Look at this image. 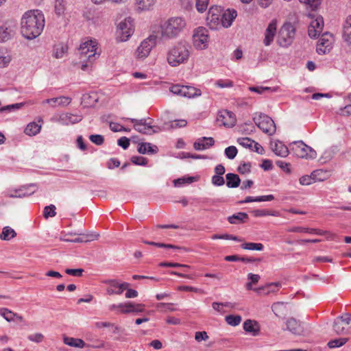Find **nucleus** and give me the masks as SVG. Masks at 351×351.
Segmentation results:
<instances>
[{
	"label": "nucleus",
	"mask_w": 351,
	"mask_h": 351,
	"mask_svg": "<svg viewBox=\"0 0 351 351\" xmlns=\"http://www.w3.org/2000/svg\"><path fill=\"white\" fill-rule=\"evenodd\" d=\"M45 24V16L39 10L25 12L21 19V32L24 38L33 40L43 32Z\"/></svg>",
	"instance_id": "obj_1"
},
{
	"label": "nucleus",
	"mask_w": 351,
	"mask_h": 351,
	"mask_svg": "<svg viewBox=\"0 0 351 351\" xmlns=\"http://www.w3.org/2000/svg\"><path fill=\"white\" fill-rule=\"evenodd\" d=\"M191 46L185 40L172 45L167 52V61L171 66L186 64L191 56Z\"/></svg>",
	"instance_id": "obj_2"
},
{
	"label": "nucleus",
	"mask_w": 351,
	"mask_h": 351,
	"mask_svg": "<svg viewBox=\"0 0 351 351\" xmlns=\"http://www.w3.org/2000/svg\"><path fill=\"white\" fill-rule=\"evenodd\" d=\"M97 42L96 40H88L82 43L78 49L80 58L82 62L81 69L86 71L89 66L88 64L86 62L87 60L89 63H92L98 58L100 53L97 51Z\"/></svg>",
	"instance_id": "obj_3"
},
{
	"label": "nucleus",
	"mask_w": 351,
	"mask_h": 351,
	"mask_svg": "<svg viewBox=\"0 0 351 351\" xmlns=\"http://www.w3.org/2000/svg\"><path fill=\"white\" fill-rule=\"evenodd\" d=\"M184 18L171 17L160 25V34L162 38L171 39L176 37L186 27Z\"/></svg>",
	"instance_id": "obj_4"
},
{
	"label": "nucleus",
	"mask_w": 351,
	"mask_h": 351,
	"mask_svg": "<svg viewBox=\"0 0 351 351\" xmlns=\"http://www.w3.org/2000/svg\"><path fill=\"white\" fill-rule=\"evenodd\" d=\"M253 121L257 127L264 133L271 136L276 132L274 121L269 116L262 112H256L253 116Z\"/></svg>",
	"instance_id": "obj_5"
},
{
	"label": "nucleus",
	"mask_w": 351,
	"mask_h": 351,
	"mask_svg": "<svg viewBox=\"0 0 351 351\" xmlns=\"http://www.w3.org/2000/svg\"><path fill=\"white\" fill-rule=\"evenodd\" d=\"M295 29L291 23H287L280 29L278 43L283 47L289 46L295 37Z\"/></svg>",
	"instance_id": "obj_6"
},
{
	"label": "nucleus",
	"mask_w": 351,
	"mask_h": 351,
	"mask_svg": "<svg viewBox=\"0 0 351 351\" xmlns=\"http://www.w3.org/2000/svg\"><path fill=\"white\" fill-rule=\"evenodd\" d=\"M169 90L174 95L186 98H193L202 95V92L199 89L193 86H183L180 84L172 85L169 88Z\"/></svg>",
	"instance_id": "obj_7"
},
{
	"label": "nucleus",
	"mask_w": 351,
	"mask_h": 351,
	"mask_svg": "<svg viewBox=\"0 0 351 351\" xmlns=\"http://www.w3.org/2000/svg\"><path fill=\"white\" fill-rule=\"evenodd\" d=\"M193 45L195 49L202 50L208 46V31L203 27H199L195 29L193 35Z\"/></svg>",
	"instance_id": "obj_8"
},
{
	"label": "nucleus",
	"mask_w": 351,
	"mask_h": 351,
	"mask_svg": "<svg viewBox=\"0 0 351 351\" xmlns=\"http://www.w3.org/2000/svg\"><path fill=\"white\" fill-rule=\"evenodd\" d=\"M132 123H134V128L138 132L145 134H152L154 133L158 132L160 128L157 126H153L152 125V119H128Z\"/></svg>",
	"instance_id": "obj_9"
},
{
	"label": "nucleus",
	"mask_w": 351,
	"mask_h": 351,
	"mask_svg": "<svg viewBox=\"0 0 351 351\" xmlns=\"http://www.w3.org/2000/svg\"><path fill=\"white\" fill-rule=\"evenodd\" d=\"M133 33L134 23L131 17H128L119 23L117 34L121 41H126Z\"/></svg>",
	"instance_id": "obj_10"
},
{
	"label": "nucleus",
	"mask_w": 351,
	"mask_h": 351,
	"mask_svg": "<svg viewBox=\"0 0 351 351\" xmlns=\"http://www.w3.org/2000/svg\"><path fill=\"white\" fill-rule=\"evenodd\" d=\"M156 36L150 35L148 38L143 40L136 51L137 58L143 59L147 57L152 49L156 45Z\"/></svg>",
	"instance_id": "obj_11"
},
{
	"label": "nucleus",
	"mask_w": 351,
	"mask_h": 351,
	"mask_svg": "<svg viewBox=\"0 0 351 351\" xmlns=\"http://www.w3.org/2000/svg\"><path fill=\"white\" fill-rule=\"evenodd\" d=\"M293 150L298 157L302 158L314 159L317 157L316 152L302 141L295 142Z\"/></svg>",
	"instance_id": "obj_12"
},
{
	"label": "nucleus",
	"mask_w": 351,
	"mask_h": 351,
	"mask_svg": "<svg viewBox=\"0 0 351 351\" xmlns=\"http://www.w3.org/2000/svg\"><path fill=\"white\" fill-rule=\"evenodd\" d=\"M223 12V9L220 6H211L208 12L206 17L207 25L211 29H217L220 27V19Z\"/></svg>",
	"instance_id": "obj_13"
},
{
	"label": "nucleus",
	"mask_w": 351,
	"mask_h": 351,
	"mask_svg": "<svg viewBox=\"0 0 351 351\" xmlns=\"http://www.w3.org/2000/svg\"><path fill=\"white\" fill-rule=\"evenodd\" d=\"M313 16V19L310 23L308 29V36L311 38L317 37L322 32L324 27V19L322 16Z\"/></svg>",
	"instance_id": "obj_14"
},
{
	"label": "nucleus",
	"mask_w": 351,
	"mask_h": 351,
	"mask_svg": "<svg viewBox=\"0 0 351 351\" xmlns=\"http://www.w3.org/2000/svg\"><path fill=\"white\" fill-rule=\"evenodd\" d=\"M304 323L294 317H289L285 322L286 330L297 335H303L305 332Z\"/></svg>",
	"instance_id": "obj_15"
},
{
	"label": "nucleus",
	"mask_w": 351,
	"mask_h": 351,
	"mask_svg": "<svg viewBox=\"0 0 351 351\" xmlns=\"http://www.w3.org/2000/svg\"><path fill=\"white\" fill-rule=\"evenodd\" d=\"M236 117L234 114L229 110H221L218 113L217 121L227 128H232L236 123Z\"/></svg>",
	"instance_id": "obj_16"
},
{
	"label": "nucleus",
	"mask_w": 351,
	"mask_h": 351,
	"mask_svg": "<svg viewBox=\"0 0 351 351\" xmlns=\"http://www.w3.org/2000/svg\"><path fill=\"white\" fill-rule=\"evenodd\" d=\"M332 37L328 33L323 34L318 40L317 52L319 54H325L329 52L332 46Z\"/></svg>",
	"instance_id": "obj_17"
},
{
	"label": "nucleus",
	"mask_w": 351,
	"mask_h": 351,
	"mask_svg": "<svg viewBox=\"0 0 351 351\" xmlns=\"http://www.w3.org/2000/svg\"><path fill=\"white\" fill-rule=\"evenodd\" d=\"M106 284H108L109 287H108L106 291L109 295H121L123 292L124 290H126L129 287V284L127 282L119 283L115 280H108L105 281Z\"/></svg>",
	"instance_id": "obj_18"
},
{
	"label": "nucleus",
	"mask_w": 351,
	"mask_h": 351,
	"mask_svg": "<svg viewBox=\"0 0 351 351\" xmlns=\"http://www.w3.org/2000/svg\"><path fill=\"white\" fill-rule=\"evenodd\" d=\"M82 119V115L80 114H72L69 112L62 113L59 115L58 121L62 125H69L75 124Z\"/></svg>",
	"instance_id": "obj_19"
},
{
	"label": "nucleus",
	"mask_w": 351,
	"mask_h": 351,
	"mask_svg": "<svg viewBox=\"0 0 351 351\" xmlns=\"http://www.w3.org/2000/svg\"><path fill=\"white\" fill-rule=\"evenodd\" d=\"M277 23L276 20H272L268 25L265 32L263 43L265 46H269L274 41V36L276 34Z\"/></svg>",
	"instance_id": "obj_20"
},
{
	"label": "nucleus",
	"mask_w": 351,
	"mask_h": 351,
	"mask_svg": "<svg viewBox=\"0 0 351 351\" xmlns=\"http://www.w3.org/2000/svg\"><path fill=\"white\" fill-rule=\"evenodd\" d=\"M237 16V11L234 10H227L222 12L220 19V27L228 28L231 26L233 21Z\"/></svg>",
	"instance_id": "obj_21"
},
{
	"label": "nucleus",
	"mask_w": 351,
	"mask_h": 351,
	"mask_svg": "<svg viewBox=\"0 0 351 351\" xmlns=\"http://www.w3.org/2000/svg\"><path fill=\"white\" fill-rule=\"evenodd\" d=\"M36 190L37 187L35 184H30L27 187H23L19 190L14 191L13 193H10L9 197L18 198L25 197L34 193Z\"/></svg>",
	"instance_id": "obj_22"
},
{
	"label": "nucleus",
	"mask_w": 351,
	"mask_h": 351,
	"mask_svg": "<svg viewBox=\"0 0 351 351\" xmlns=\"http://www.w3.org/2000/svg\"><path fill=\"white\" fill-rule=\"evenodd\" d=\"M324 173L322 170L314 171L311 176H304L300 178V183L302 185H309L312 184L313 181H323L324 178L322 177L321 175Z\"/></svg>",
	"instance_id": "obj_23"
},
{
	"label": "nucleus",
	"mask_w": 351,
	"mask_h": 351,
	"mask_svg": "<svg viewBox=\"0 0 351 351\" xmlns=\"http://www.w3.org/2000/svg\"><path fill=\"white\" fill-rule=\"evenodd\" d=\"M214 143L215 141L212 137H202L194 143L193 147L195 150H204L213 146Z\"/></svg>",
	"instance_id": "obj_24"
},
{
	"label": "nucleus",
	"mask_w": 351,
	"mask_h": 351,
	"mask_svg": "<svg viewBox=\"0 0 351 351\" xmlns=\"http://www.w3.org/2000/svg\"><path fill=\"white\" fill-rule=\"evenodd\" d=\"M246 213L239 212L228 217V221L231 224H239L245 222L248 219Z\"/></svg>",
	"instance_id": "obj_25"
},
{
	"label": "nucleus",
	"mask_w": 351,
	"mask_h": 351,
	"mask_svg": "<svg viewBox=\"0 0 351 351\" xmlns=\"http://www.w3.org/2000/svg\"><path fill=\"white\" fill-rule=\"evenodd\" d=\"M289 232H306L309 234H315L318 235H323L324 234V232L316 228H308L305 227H301V226H296L293 227L289 229H288Z\"/></svg>",
	"instance_id": "obj_26"
},
{
	"label": "nucleus",
	"mask_w": 351,
	"mask_h": 351,
	"mask_svg": "<svg viewBox=\"0 0 351 351\" xmlns=\"http://www.w3.org/2000/svg\"><path fill=\"white\" fill-rule=\"evenodd\" d=\"M343 40L348 44H351V15L348 16L343 24Z\"/></svg>",
	"instance_id": "obj_27"
},
{
	"label": "nucleus",
	"mask_w": 351,
	"mask_h": 351,
	"mask_svg": "<svg viewBox=\"0 0 351 351\" xmlns=\"http://www.w3.org/2000/svg\"><path fill=\"white\" fill-rule=\"evenodd\" d=\"M273 152L280 157H286L289 154V149L282 142L277 141L272 147Z\"/></svg>",
	"instance_id": "obj_28"
},
{
	"label": "nucleus",
	"mask_w": 351,
	"mask_h": 351,
	"mask_svg": "<svg viewBox=\"0 0 351 351\" xmlns=\"http://www.w3.org/2000/svg\"><path fill=\"white\" fill-rule=\"evenodd\" d=\"M226 185L228 188H237L241 183V180L238 175L229 173L226 176Z\"/></svg>",
	"instance_id": "obj_29"
},
{
	"label": "nucleus",
	"mask_w": 351,
	"mask_h": 351,
	"mask_svg": "<svg viewBox=\"0 0 351 351\" xmlns=\"http://www.w3.org/2000/svg\"><path fill=\"white\" fill-rule=\"evenodd\" d=\"M67 46L63 43H58L53 46V56L57 59L62 58L67 53Z\"/></svg>",
	"instance_id": "obj_30"
},
{
	"label": "nucleus",
	"mask_w": 351,
	"mask_h": 351,
	"mask_svg": "<svg viewBox=\"0 0 351 351\" xmlns=\"http://www.w3.org/2000/svg\"><path fill=\"white\" fill-rule=\"evenodd\" d=\"M243 329L245 331L256 335L259 331V326L256 321L247 319L243 323Z\"/></svg>",
	"instance_id": "obj_31"
},
{
	"label": "nucleus",
	"mask_w": 351,
	"mask_h": 351,
	"mask_svg": "<svg viewBox=\"0 0 351 351\" xmlns=\"http://www.w3.org/2000/svg\"><path fill=\"white\" fill-rule=\"evenodd\" d=\"M157 147L152 145L149 143H142L138 145V152L141 154H154L157 152Z\"/></svg>",
	"instance_id": "obj_32"
},
{
	"label": "nucleus",
	"mask_w": 351,
	"mask_h": 351,
	"mask_svg": "<svg viewBox=\"0 0 351 351\" xmlns=\"http://www.w3.org/2000/svg\"><path fill=\"white\" fill-rule=\"evenodd\" d=\"M63 342L66 345H68L71 347H75V348H82L85 346L84 341L81 339L64 337L63 339Z\"/></svg>",
	"instance_id": "obj_33"
},
{
	"label": "nucleus",
	"mask_w": 351,
	"mask_h": 351,
	"mask_svg": "<svg viewBox=\"0 0 351 351\" xmlns=\"http://www.w3.org/2000/svg\"><path fill=\"white\" fill-rule=\"evenodd\" d=\"M14 35V29L10 27H0V41L5 42Z\"/></svg>",
	"instance_id": "obj_34"
},
{
	"label": "nucleus",
	"mask_w": 351,
	"mask_h": 351,
	"mask_svg": "<svg viewBox=\"0 0 351 351\" xmlns=\"http://www.w3.org/2000/svg\"><path fill=\"white\" fill-rule=\"evenodd\" d=\"M71 98L65 96L51 98V107L66 106L71 103Z\"/></svg>",
	"instance_id": "obj_35"
},
{
	"label": "nucleus",
	"mask_w": 351,
	"mask_h": 351,
	"mask_svg": "<svg viewBox=\"0 0 351 351\" xmlns=\"http://www.w3.org/2000/svg\"><path fill=\"white\" fill-rule=\"evenodd\" d=\"M16 236V233L14 229L10 226H5L2 230V232L0 234V239L3 241H9Z\"/></svg>",
	"instance_id": "obj_36"
},
{
	"label": "nucleus",
	"mask_w": 351,
	"mask_h": 351,
	"mask_svg": "<svg viewBox=\"0 0 351 351\" xmlns=\"http://www.w3.org/2000/svg\"><path fill=\"white\" fill-rule=\"evenodd\" d=\"M41 125L35 122L29 123L25 129V133L29 136H34L40 132Z\"/></svg>",
	"instance_id": "obj_37"
},
{
	"label": "nucleus",
	"mask_w": 351,
	"mask_h": 351,
	"mask_svg": "<svg viewBox=\"0 0 351 351\" xmlns=\"http://www.w3.org/2000/svg\"><path fill=\"white\" fill-rule=\"evenodd\" d=\"M0 315L8 322L14 321L16 316V313L6 308H0Z\"/></svg>",
	"instance_id": "obj_38"
},
{
	"label": "nucleus",
	"mask_w": 351,
	"mask_h": 351,
	"mask_svg": "<svg viewBox=\"0 0 351 351\" xmlns=\"http://www.w3.org/2000/svg\"><path fill=\"white\" fill-rule=\"evenodd\" d=\"M154 0H136L138 8L141 10H148L154 4Z\"/></svg>",
	"instance_id": "obj_39"
},
{
	"label": "nucleus",
	"mask_w": 351,
	"mask_h": 351,
	"mask_svg": "<svg viewBox=\"0 0 351 351\" xmlns=\"http://www.w3.org/2000/svg\"><path fill=\"white\" fill-rule=\"evenodd\" d=\"M11 61L10 54L3 50H0V68L5 67Z\"/></svg>",
	"instance_id": "obj_40"
},
{
	"label": "nucleus",
	"mask_w": 351,
	"mask_h": 351,
	"mask_svg": "<svg viewBox=\"0 0 351 351\" xmlns=\"http://www.w3.org/2000/svg\"><path fill=\"white\" fill-rule=\"evenodd\" d=\"M225 320L228 324L232 326H237L240 324L241 322V317L239 315H229L226 316Z\"/></svg>",
	"instance_id": "obj_41"
},
{
	"label": "nucleus",
	"mask_w": 351,
	"mask_h": 351,
	"mask_svg": "<svg viewBox=\"0 0 351 351\" xmlns=\"http://www.w3.org/2000/svg\"><path fill=\"white\" fill-rule=\"evenodd\" d=\"M243 249L248 250L262 251L264 246L261 243H245L241 245Z\"/></svg>",
	"instance_id": "obj_42"
},
{
	"label": "nucleus",
	"mask_w": 351,
	"mask_h": 351,
	"mask_svg": "<svg viewBox=\"0 0 351 351\" xmlns=\"http://www.w3.org/2000/svg\"><path fill=\"white\" fill-rule=\"evenodd\" d=\"M66 4L64 0H56L54 8L56 14L60 16L64 13Z\"/></svg>",
	"instance_id": "obj_43"
},
{
	"label": "nucleus",
	"mask_w": 351,
	"mask_h": 351,
	"mask_svg": "<svg viewBox=\"0 0 351 351\" xmlns=\"http://www.w3.org/2000/svg\"><path fill=\"white\" fill-rule=\"evenodd\" d=\"M348 341V339L346 338V337L330 340L328 343V346L330 348H339V347L343 346Z\"/></svg>",
	"instance_id": "obj_44"
},
{
	"label": "nucleus",
	"mask_w": 351,
	"mask_h": 351,
	"mask_svg": "<svg viewBox=\"0 0 351 351\" xmlns=\"http://www.w3.org/2000/svg\"><path fill=\"white\" fill-rule=\"evenodd\" d=\"M333 329L337 335L346 334L348 330L343 324H341V320H337V319L334 322Z\"/></svg>",
	"instance_id": "obj_45"
},
{
	"label": "nucleus",
	"mask_w": 351,
	"mask_h": 351,
	"mask_svg": "<svg viewBox=\"0 0 351 351\" xmlns=\"http://www.w3.org/2000/svg\"><path fill=\"white\" fill-rule=\"evenodd\" d=\"M254 217H263L267 215L278 216V213L276 211H269L267 210L257 209L252 211Z\"/></svg>",
	"instance_id": "obj_46"
},
{
	"label": "nucleus",
	"mask_w": 351,
	"mask_h": 351,
	"mask_svg": "<svg viewBox=\"0 0 351 351\" xmlns=\"http://www.w3.org/2000/svg\"><path fill=\"white\" fill-rule=\"evenodd\" d=\"M143 243L147 245L156 246L158 247H165V248H170L173 250H181V247H179L176 245H171V244H165L162 243H156L154 241H143Z\"/></svg>",
	"instance_id": "obj_47"
},
{
	"label": "nucleus",
	"mask_w": 351,
	"mask_h": 351,
	"mask_svg": "<svg viewBox=\"0 0 351 351\" xmlns=\"http://www.w3.org/2000/svg\"><path fill=\"white\" fill-rule=\"evenodd\" d=\"M250 90L257 93L258 94H264L266 92H274L276 90V88H271L270 87L264 86H252L249 88Z\"/></svg>",
	"instance_id": "obj_48"
},
{
	"label": "nucleus",
	"mask_w": 351,
	"mask_h": 351,
	"mask_svg": "<svg viewBox=\"0 0 351 351\" xmlns=\"http://www.w3.org/2000/svg\"><path fill=\"white\" fill-rule=\"evenodd\" d=\"M195 180L194 177H188L187 178H181L173 180V184L176 187H180L184 184H191Z\"/></svg>",
	"instance_id": "obj_49"
},
{
	"label": "nucleus",
	"mask_w": 351,
	"mask_h": 351,
	"mask_svg": "<svg viewBox=\"0 0 351 351\" xmlns=\"http://www.w3.org/2000/svg\"><path fill=\"white\" fill-rule=\"evenodd\" d=\"M56 215V206L53 204L45 206L43 210V216L47 219L49 217H54Z\"/></svg>",
	"instance_id": "obj_50"
},
{
	"label": "nucleus",
	"mask_w": 351,
	"mask_h": 351,
	"mask_svg": "<svg viewBox=\"0 0 351 351\" xmlns=\"http://www.w3.org/2000/svg\"><path fill=\"white\" fill-rule=\"evenodd\" d=\"M237 142L243 147L250 148L251 149L253 146V143H254V141L250 138L245 137L239 138L237 139Z\"/></svg>",
	"instance_id": "obj_51"
},
{
	"label": "nucleus",
	"mask_w": 351,
	"mask_h": 351,
	"mask_svg": "<svg viewBox=\"0 0 351 351\" xmlns=\"http://www.w3.org/2000/svg\"><path fill=\"white\" fill-rule=\"evenodd\" d=\"M44 339H45L44 335L40 332L31 334L27 336V339L29 341L36 343H41L42 341H43Z\"/></svg>",
	"instance_id": "obj_52"
},
{
	"label": "nucleus",
	"mask_w": 351,
	"mask_h": 351,
	"mask_svg": "<svg viewBox=\"0 0 351 351\" xmlns=\"http://www.w3.org/2000/svg\"><path fill=\"white\" fill-rule=\"evenodd\" d=\"M173 305L172 303L160 302L157 304L156 308L161 311H175L176 309L172 307Z\"/></svg>",
	"instance_id": "obj_53"
},
{
	"label": "nucleus",
	"mask_w": 351,
	"mask_h": 351,
	"mask_svg": "<svg viewBox=\"0 0 351 351\" xmlns=\"http://www.w3.org/2000/svg\"><path fill=\"white\" fill-rule=\"evenodd\" d=\"M209 0H196V8L199 12H204L206 10Z\"/></svg>",
	"instance_id": "obj_54"
},
{
	"label": "nucleus",
	"mask_w": 351,
	"mask_h": 351,
	"mask_svg": "<svg viewBox=\"0 0 351 351\" xmlns=\"http://www.w3.org/2000/svg\"><path fill=\"white\" fill-rule=\"evenodd\" d=\"M225 154L226 157L230 160L235 158L237 154V149L235 146H229L225 149Z\"/></svg>",
	"instance_id": "obj_55"
},
{
	"label": "nucleus",
	"mask_w": 351,
	"mask_h": 351,
	"mask_svg": "<svg viewBox=\"0 0 351 351\" xmlns=\"http://www.w3.org/2000/svg\"><path fill=\"white\" fill-rule=\"evenodd\" d=\"M131 162L136 165L145 166L147 163V159L138 156H134L131 158Z\"/></svg>",
	"instance_id": "obj_56"
},
{
	"label": "nucleus",
	"mask_w": 351,
	"mask_h": 351,
	"mask_svg": "<svg viewBox=\"0 0 351 351\" xmlns=\"http://www.w3.org/2000/svg\"><path fill=\"white\" fill-rule=\"evenodd\" d=\"M23 106V103H17L11 105H8L0 108V112L4 111H12L20 109Z\"/></svg>",
	"instance_id": "obj_57"
},
{
	"label": "nucleus",
	"mask_w": 351,
	"mask_h": 351,
	"mask_svg": "<svg viewBox=\"0 0 351 351\" xmlns=\"http://www.w3.org/2000/svg\"><path fill=\"white\" fill-rule=\"evenodd\" d=\"M215 85L219 88H230L233 86V82L230 80H219L215 82Z\"/></svg>",
	"instance_id": "obj_58"
},
{
	"label": "nucleus",
	"mask_w": 351,
	"mask_h": 351,
	"mask_svg": "<svg viewBox=\"0 0 351 351\" xmlns=\"http://www.w3.org/2000/svg\"><path fill=\"white\" fill-rule=\"evenodd\" d=\"M89 139L97 145H101L104 141V136L100 134H92L89 136Z\"/></svg>",
	"instance_id": "obj_59"
},
{
	"label": "nucleus",
	"mask_w": 351,
	"mask_h": 351,
	"mask_svg": "<svg viewBox=\"0 0 351 351\" xmlns=\"http://www.w3.org/2000/svg\"><path fill=\"white\" fill-rule=\"evenodd\" d=\"M211 182L216 186H221L225 184V180L222 176L214 175L211 178Z\"/></svg>",
	"instance_id": "obj_60"
},
{
	"label": "nucleus",
	"mask_w": 351,
	"mask_h": 351,
	"mask_svg": "<svg viewBox=\"0 0 351 351\" xmlns=\"http://www.w3.org/2000/svg\"><path fill=\"white\" fill-rule=\"evenodd\" d=\"M283 307H285V303L278 302L274 303L272 305L271 309H272L273 312L276 314V315L280 316V314L281 313V311H282V308Z\"/></svg>",
	"instance_id": "obj_61"
},
{
	"label": "nucleus",
	"mask_w": 351,
	"mask_h": 351,
	"mask_svg": "<svg viewBox=\"0 0 351 351\" xmlns=\"http://www.w3.org/2000/svg\"><path fill=\"white\" fill-rule=\"evenodd\" d=\"M209 338L206 331H198L195 333V339L200 342L202 341H206Z\"/></svg>",
	"instance_id": "obj_62"
},
{
	"label": "nucleus",
	"mask_w": 351,
	"mask_h": 351,
	"mask_svg": "<svg viewBox=\"0 0 351 351\" xmlns=\"http://www.w3.org/2000/svg\"><path fill=\"white\" fill-rule=\"evenodd\" d=\"M251 164L250 162H243L238 167V171L241 174L250 172Z\"/></svg>",
	"instance_id": "obj_63"
},
{
	"label": "nucleus",
	"mask_w": 351,
	"mask_h": 351,
	"mask_svg": "<svg viewBox=\"0 0 351 351\" xmlns=\"http://www.w3.org/2000/svg\"><path fill=\"white\" fill-rule=\"evenodd\" d=\"M337 320H341V324L343 325H349L351 323V314L346 313L337 318Z\"/></svg>",
	"instance_id": "obj_64"
}]
</instances>
